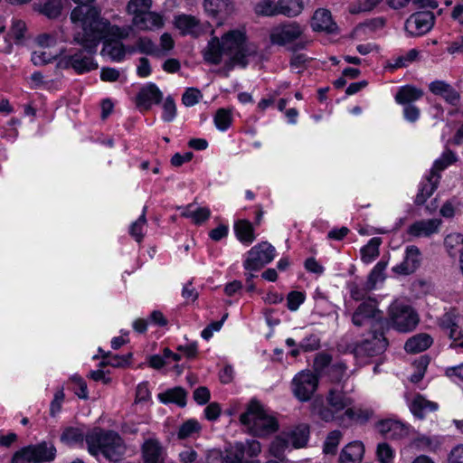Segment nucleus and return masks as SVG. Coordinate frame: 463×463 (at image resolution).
I'll return each mask as SVG.
<instances>
[{
    "mask_svg": "<svg viewBox=\"0 0 463 463\" xmlns=\"http://www.w3.org/2000/svg\"><path fill=\"white\" fill-rule=\"evenodd\" d=\"M71 21L74 29V41L81 44L84 50L73 55L62 56L57 65L61 69L71 67L79 73L98 67L91 54L100 40L125 39L129 34L128 28L110 24L107 19L99 16V11L95 8L75 7L71 13Z\"/></svg>",
    "mask_w": 463,
    "mask_h": 463,
    "instance_id": "obj_1",
    "label": "nucleus"
},
{
    "mask_svg": "<svg viewBox=\"0 0 463 463\" xmlns=\"http://www.w3.org/2000/svg\"><path fill=\"white\" fill-rule=\"evenodd\" d=\"M222 55L229 56L235 64H247L245 35L242 31H230L222 36L221 42L217 37L212 38L203 52L204 61L211 64H219Z\"/></svg>",
    "mask_w": 463,
    "mask_h": 463,
    "instance_id": "obj_2",
    "label": "nucleus"
},
{
    "mask_svg": "<svg viewBox=\"0 0 463 463\" xmlns=\"http://www.w3.org/2000/svg\"><path fill=\"white\" fill-rule=\"evenodd\" d=\"M88 451L94 457L102 455L111 461L120 459L125 452V445L120 436L115 431L94 429L86 436Z\"/></svg>",
    "mask_w": 463,
    "mask_h": 463,
    "instance_id": "obj_3",
    "label": "nucleus"
},
{
    "mask_svg": "<svg viewBox=\"0 0 463 463\" xmlns=\"http://www.w3.org/2000/svg\"><path fill=\"white\" fill-rule=\"evenodd\" d=\"M240 421L250 434L260 438L267 437L279 429L276 418L261 404L254 401L240 416Z\"/></svg>",
    "mask_w": 463,
    "mask_h": 463,
    "instance_id": "obj_4",
    "label": "nucleus"
},
{
    "mask_svg": "<svg viewBox=\"0 0 463 463\" xmlns=\"http://www.w3.org/2000/svg\"><path fill=\"white\" fill-rule=\"evenodd\" d=\"M308 438V426L306 424L298 425L277 435L269 445V453L272 457L283 460L286 452L293 449L305 447Z\"/></svg>",
    "mask_w": 463,
    "mask_h": 463,
    "instance_id": "obj_5",
    "label": "nucleus"
},
{
    "mask_svg": "<svg viewBox=\"0 0 463 463\" xmlns=\"http://www.w3.org/2000/svg\"><path fill=\"white\" fill-rule=\"evenodd\" d=\"M353 399L338 387L331 388L326 396V407L320 408L317 411L319 417L326 420H344L345 410L352 409Z\"/></svg>",
    "mask_w": 463,
    "mask_h": 463,
    "instance_id": "obj_6",
    "label": "nucleus"
},
{
    "mask_svg": "<svg viewBox=\"0 0 463 463\" xmlns=\"http://www.w3.org/2000/svg\"><path fill=\"white\" fill-rule=\"evenodd\" d=\"M388 321L395 330L407 333L416 327L419 323V316L410 305L401 300H395L389 307Z\"/></svg>",
    "mask_w": 463,
    "mask_h": 463,
    "instance_id": "obj_7",
    "label": "nucleus"
},
{
    "mask_svg": "<svg viewBox=\"0 0 463 463\" xmlns=\"http://www.w3.org/2000/svg\"><path fill=\"white\" fill-rule=\"evenodd\" d=\"M456 160L455 155L449 151H445L439 158H438L433 165L430 175L421 183L419 192L415 198L416 204H422L433 194L437 188L439 175V172L442 171Z\"/></svg>",
    "mask_w": 463,
    "mask_h": 463,
    "instance_id": "obj_8",
    "label": "nucleus"
},
{
    "mask_svg": "<svg viewBox=\"0 0 463 463\" xmlns=\"http://www.w3.org/2000/svg\"><path fill=\"white\" fill-rule=\"evenodd\" d=\"M352 322L355 326H369L373 330L381 329L383 318L382 311L377 307V302L372 298L362 302L354 312Z\"/></svg>",
    "mask_w": 463,
    "mask_h": 463,
    "instance_id": "obj_9",
    "label": "nucleus"
},
{
    "mask_svg": "<svg viewBox=\"0 0 463 463\" xmlns=\"http://www.w3.org/2000/svg\"><path fill=\"white\" fill-rule=\"evenodd\" d=\"M55 455L56 449L52 444L42 442L17 451L12 458V463H43L53 460Z\"/></svg>",
    "mask_w": 463,
    "mask_h": 463,
    "instance_id": "obj_10",
    "label": "nucleus"
},
{
    "mask_svg": "<svg viewBox=\"0 0 463 463\" xmlns=\"http://www.w3.org/2000/svg\"><path fill=\"white\" fill-rule=\"evenodd\" d=\"M275 248L267 241L252 247L248 252L243 267L246 270L257 271L275 258Z\"/></svg>",
    "mask_w": 463,
    "mask_h": 463,
    "instance_id": "obj_11",
    "label": "nucleus"
},
{
    "mask_svg": "<svg viewBox=\"0 0 463 463\" xmlns=\"http://www.w3.org/2000/svg\"><path fill=\"white\" fill-rule=\"evenodd\" d=\"M261 452V444L255 439H247L231 446L226 451L225 463H242L258 457Z\"/></svg>",
    "mask_w": 463,
    "mask_h": 463,
    "instance_id": "obj_12",
    "label": "nucleus"
},
{
    "mask_svg": "<svg viewBox=\"0 0 463 463\" xmlns=\"http://www.w3.org/2000/svg\"><path fill=\"white\" fill-rule=\"evenodd\" d=\"M303 33L304 28L299 24L291 22L273 27L269 33V39L272 44L286 46L301 39Z\"/></svg>",
    "mask_w": 463,
    "mask_h": 463,
    "instance_id": "obj_13",
    "label": "nucleus"
},
{
    "mask_svg": "<svg viewBox=\"0 0 463 463\" xmlns=\"http://www.w3.org/2000/svg\"><path fill=\"white\" fill-rule=\"evenodd\" d=\"M318 378L310 371H302L292 380L293 393L301 402L308 401L316 392Z\"/></svg>",
    "mask_w": 463,
    "mask_h": 463,
    "instance_id": "obj_14",
    "label": "nucleus"
},
{
    "mask_svg": "<svg viewBox=\"0 0 463 463\" xmlns=\"http://www.w3.org/2000/svg\"><path fill=\"white\" fill-rule=\"evenodd\" d=\"M461 317L452 309L446 312L439 319L440 327L449 334L452 340L451 346L463 350V333L460 328Z\"/></svg>",
    "mask_w": 463,
    "mask_h": 463,
    "instance_id": "obj_15",
    "label": "nucleus"
},
{
    "mask_svg": "<svg viewBox=\"0 0 463 463\" xmlns=\"http://www.w3.org/2000/svg\"><path fill=\"white\" fill-rule=\"evenodd\" d=\"M434 24L431 12L423 11L411 14L405 22V31L411 36H420L428 33Z\"/></svg>",
    "mask_w": 463,
    "mask_h": 463,
    "instance_id": "obj_16",
    "label": "nucleus"
},
{
    "mask_svg": "<svg viewBox=\"0 0 463 463\" xmlns=\"http://www.w3.org/2000/svg\"><path fill=\"white\" fill-rule=\"evenodd\" d=\"M175 27L182 35L198 37L209 27L207 24H202L195 16L189 14H178L174 18Z\"/></svg>",
    "mask_w": 463,
    "mask_h": 463,
    "instance_id": "obj_17",
    "label": "nucleus"
},
{
    "mask_svg": "<svg viewBox=\"0 0 463 463\" xmlns=\"http://www.w3.org/2000/svg\"><path fill=\"white\" fill-rule=\"evenodd\" d=\"M442 221L439 218L421 219L412 222L407 233L412 238H427L439 232Z\"/></svg>",
    "mask_w": 463,
    "mask_h": 463,
    "instance_id": "obj_18",
    "label": "nucleus"
},
{
    "mask_svg": "<svg viewBox=\"0 0 463 463\" xmlns=\"http://www.w3.org/2000/svg\"><path fill=\"white\" fill-rule=\"evenodd\" d=\"M387 340L383 332L374 330L371 339L367 338L356 345L355 353L357 354H365L373 356L383 353L387 347Z\"/></svg>",
    "mask_w": 463,
    "mask_h": 463,
    "instance_id": "obj_19",
    "label": "nucleus"
},
{
    "mask_svg": "<svg viewBox=\"0 0 463 463\" xmlns=\"http://www.w3.org/2000/svg\"><path fill=\"white\" fill-rule=\"evenodd\" d=\"M421 254L418 247L411 245L405 250V256L400 264L392 268V271L401 275L413 273L420 265Z\"/></svg>",
    "mask_w": 463,
    "mask_h": 463,
    "instance_id": "obj_20",
    "label": "nucleus"
},
{
    "mask_svg": "<svg viewBox=\"0 0 463 463\" xmlns=\"http://www.w3.org/2000/svg\"><path fill=\"white\" fill-rule=\"evenodd\" d=\"M375 427L377 431L386 439H399L408 435V427L396 420H379Z\"/></svg>",
    "mask_w": 463,
    "mask_h": 463,
    "instance_id": "obj_21",
    "label": "nucleus"
},
{
    "mask_svg": "<svg viewBox=\"0 0 463 463\" xmlns=\"http://www.w3.org/2000/svg\"><path fill=\"white\" fill-rule=\"evenodd\" d=\"M163 99V93L154 83L146 84L137 96V106L140 109L148 110L153 104H158Z\"/></svg>",
    "mask_w": 463,
    "mask_h": 463,
    "instance_id": "obj_22",
    "label": "nucleus"
},
{
    "mask_svg": "<svg viewBox=\"0 0 463 463\" xmlns=\"http://www.w3.org/2000/svg\"><path fill=\"white\" fill-rule=\"evenodd\" d=\"M132 25L143 32H154L160 30L165 25L164 15L150 9L142 14L138 19H135Z\"/></svg>",
    "mask_w": 463,
    "mask_h": 463,
    "instance_id": "obj_23",
    "label": "nucleus"
},
{
    "mask_svg": "<svg viewBox=\"0 0 463 463\" xmlns=\"http://www.w3.org/2000/svg\"><path fill=\"white\" fill-rule=\"evenodd\" d=\"M203 5L207 15L214 18L228 16L234 11L232 0H203Z\"/></svg>",
    "mask_w": 463,
    "mask_h": 463,
    "instance_id": "obj_24",
    "label": "nucleus"
},
{
    "mask_svg": "<svg viewBox=\"0 0 463 463\" xmlns=\"http://www.w3.org/2000/svg\"><path fill=\"white\" fill-rule=\"evenodd\" d=\"M143 463H164V449L156 439H146L142 446Z\"/></svg>",
    "mask_w": 463,
    "mask_h": 463,
    "instance_id": "obj_25",
    "label": "nucleus"
},
{
    "mask_svg": "<svg viewBox=\"0 0 463 463\" xmlns=\"http://www.w3.org/2000/svg\"><path fill=\"white\" fill-rule=\"evenodd\" d=\"M364 455L362 441H352L344 447L339 456V463H361Z\"/></svg>",
    "mask_w": 463,
    "mask_h": 463,
    "instance_id": "obj_26",
    "label": "nucleus"
},
{
    "mask_svg": "<svg viewBox=\"0 0 463 463\" xmlns=\"http://www.w3.org/2000/svg\"><path fill=\"white\" fill-rule=\"evenodd\" d=\"M311 26L314 31L332 33L335 31L336 24L333 21L330 11L327 9H317L313 17Z\"/></svg>",
    "mask_w": 463,
    "mask_h": 463,
    "instance_id": "obj_27",
    "label": "nucleus"
},
{
    "mask_svg": "<svg viewBox=\"0 0 463 463\" xmlns=\"http://www.w3.org/2000/svg\"><path fill=\"white\" fill-rule=\"evenodd\" d=\"M438 409L437 402L427 400L420 394L415 395L410 403L411 413L420 419H423L429 412L436 411Z\"/></svg>",
    "mask_w": 463,
    "mask_h": 463,
    "instance_id": "obj_28",
    "label": "nucleus"
},
{
    "mask_svg": "<svg viewBox=\"0 0 463 463\" xmlns=\"http://www.w3.org/2000/svg\"><path fill=\"white\" fill-rule=\"evenodd\" d=\"M430 90L435 95L441 96L448 103L457 105L459 101V93L449 84L442 80H436L430 84Z\"/></svg>",
    "mask_w": 463,
    "mask_h": 463,
    "instance_id": "obj_29",
    "label": "nucleus"
},
{
    "mask_svg": "<svg viewBox=\"0 0 463 463\" xmlns=\"http://www.w3.org/2000/svg\"><path fill=\"white\" fill-rule=\"evenodd\" d=\"M181 215L189 218L196 225L205 222L211 216V210L208 207H200L194 203H190L181 208Z\"/></svg>",
    "mask_w": 463,
    "mask_h": 463,
    "instance_id": "obj_30",
    "label": "nucleus"
},
{
    "mask_svg": "<svg viewBox=\"0 0 463 463\" xmlns=\"http://www.w3.org/2000/svg\"><path fill=\"white\" fill-rule=\"evenodd\" d=\"M443 441L441 436L419 435L412 440V445L420 450L437 452L441 449Z\"/></svg>",
    "mask_w": 463,
    "mask_h": 463,
    "instance_id": "obj_31",
    "label": "nucleus"
},
{
    "mask_svg": "<svg viewBox=\"0 0 463 463\" xmlns=\"http://www.w3.org/2000/svg\"><path fill=\"white\" fill-rule=\"evenodd\" d=\"M234 232L237 239L246 246L255 240L254 228L247 220H240L234 223Z\"/></svg>",
    "mask_w": 463,
    "mask_h": 463,
    "instance_id": "obj_32",
    "label": "nucleus"
},
{
    "mask_svg": "<svg viewBox=\"0 0 463 463\" xmlns=\"http://www.w3.org/2000/svg\"><path fill=\"white\" fill-rule=\"evenodd\" d=\"M432 344V338L428 334H418L407 340L404 349L408 353L425 351Z\"/></svg>",
    "mask_w": 463,
    "mask_h": 463,
    "instance_id": "obj_33",
    "label": "nucleus"
},
{
    "mask_svg": "<svg viewBox=\"0 0 463 463\" xmlns=\"http://www.w3.org/2000/svg\"><path fill=\"white\" fill-rule=\"evenodd\" d=\"M422 94L423 92L420 89L407 85L400 88L395 95V100L399 104L407 106L421 98Z\"/></svg>",
    "mask_w": 463,
    "mask_h": 463,
    "instance_id": "obj_34",
    "label": "nucleus"
},
{
    "mask_svg": "<svg viewBox=\"0 0 463 463\" xmlns=\"http://www.w3.org/2000/svg\"><path fill=\"white\" fill-rule=\"evenodd\" d=\"M444 245L449 256H458L459 259L463 252V235L458 232L448 234L444 240Z\"/></svg>",
    "mask_w": 463,
    "mask_h": 463,
    "instance_id": "obj_35",
    "label": "nucleus"
},
{
    "mask_svg": "<svg viewBox=\"0 0 463 463\" xmlns=\"http://www.w3.org/2000/svg\"><path fill=\"white\" fill-rule=\"evenodd\" d=\"M152 0H129L127 5V13L132 17L131 24L152 7Z\"/></svg>",
    "mask_w": 463,
    "mask_h": 463,
    "instance_id": "obj_36",
    "label": "nucleus"
},
{
    "mask_svg": "<svg viewBox=\"0 0 463 463\" xmlns=\"http://www.w3.org/2000/svg\"><path fill=\"white\" fill-rule=\"evenodd\" d=\"M304 10L303 0H279V14L295 17Z\"/></svg>",
    "mask_w": 463,
    "mask_h": 463,
    "instance_id": "obj_37",
    "label": "nucleus"
},
{
    "mask_svg": "<svg viewBox=\"0 0 463 463\" xmlns=\"http://www.w3.org/2000/svg\"><path fill=\"white\" fill-rule=\"evenodd\" d=\"M87 434L80 428L68 427L63 430L61 440L66 445L75 446L82 444L84 439H86Z\"/></svg>",
    "mask_w": 463,
    "mask_h": 463,
    "instance_id": "obj_38",
    "label": "nucleus"
},
{
    "mask_svg": "<svg viewBox=\"0 0 463 463\" xmlns=\"http://www.w3.org/2000/svg\"><path fill=\"white\" fill-rule=\"evenodd\" d=\"M382 240L378 237L372 238L368 243L361 249V260L369 264L379 256V247Z\"/></svg>",
    "mask_w": 463,
    "mask_h": 463,
    "instance_id": "obj_39",
    "label": "nucleus"
},
{
    "mask_svg": "<svg viewBox=\"0 0 463 463\" xmlns=\"http://www.w3.org/2000/svg\"><path fill=\"white\" fill-rule=\"evenodd\" d=\"M185 398L186 393L184 390L180 387L173 388L158 394V399L163 403L174 402L179 406L185 405Z\"/></svg>",
    "mask_w": 463,
    "mask_h": 463,
    "instance_id": "obj_40",
    "label": "nucleus"
},
{
    "mask_svg": "<svg viewBox=\"0 0 463 463\" xmlns=\"http://www.w3.org/2000/svg\"><path fill=\"white\" fill-rule=\"evenodd\" d=\"M140 52L155 55L159 53V50L155 43L148 37H139L135 46L129 47L128 53Z\"/></svg>",
    "mask_w": 463,
    "mask_h": 463,
    "instance_id": "obj_41",
    "label": "nucleus"
},
{
    "mask_svg": "<svg viewBox=\"0 0 463 463\" xmlns=\"http://www.w3.org/2000/svg\"><path fill=\"white\" fill-rule=\"evenodd\" d=\"M201 429V425L197 420H188L179 427L177 437L180 439L194 438L199 435Z\"/></svg>",
    "mask_w": 463,
    "mask_h": 463,
    "instance_id": "obj_42",
    "label": "nucleus"
},
{
    "mask_svg": "<svg viewBox=\"0 0 463 463\" xmlns=\"http://www.w3.org/2000/svg\"><path fill=\"white\" fill-rule=\"evenodd\" d=\"M328 377L331 382L340 383L349 377L347 366L342 361L335 362L328 368Z\"/></svg>",
    "mask_w": 463,
    "mask_h": 463,
    "instance_id": "obj_43",
    "label": "nucleus"
},
{
    "mask_svg": "<svg viewBox=\"0 0 463 463\" xmlns=\"http://www.w3.org/2000/svg\"><path fill=\"white\" fill-rule=\"evenodd\" d=\"M62 54V51L52 52L46 50L34 51L32 53L31 61L36 66H43L52 62L58 56Z\"/></svg>",
    "mask_w": 463,
    "mask_h": 463,
    "instance_id": "obj_44",
    "label": "nucleus"
},
{
    "mask_svg": "<svg viewBox=\"0 0 463 463\" xmlns=\"http://www.w3.org/2000/svg\"><path fill=\"white\" fill-rule=\"evenodd\" d=\"M129 47H125L121 43H105L103 51L115 61H121L125 54L128 52Z\"/></svg>",
    "mask_w": 463,
    "mask_h": 463,
    "instance_id": "obj_45",
    "label": "nucleus"
},
{
    "mask_svg": "<svg viewBox=\"0 0 463 463\" xmlns=\"http://www.w3.org/2000/svg\"><path fill=\"white\" fill-rule=\"evenodd\" d=\"M255 12L261 15H276L279 12V0H260L255 5Z\"/></svg>",
    "mask_w": 463,
    "mask_h": 463,
    "instance_id": "obj_46",
    "label": "nucleus"
},
{
    "mask_svg": "<svg viewBox=\"0 0 463 463\" xmlns=\"http://www.w3.org/2000/svg\"><path fill=\"white\" fill-rule=\"evenodd\" d=\"M373 411L369 409L353 408L345 410L344 416L351 420L360 423L366 422L373 417Z\"/></svg>",
    "mask_w": 463,
    "mask_h": 463,
    "instance_id": "obj_47",
    "label": "nucleus"
},
{
    "mask_svg": "<svg viewBox=\"0 0 463 463\" xmlns=\"http://www.w3.org/2000/svg\"><path fill=\"white\" fill-rule=\"evenodd\" d=\"M146 228V219L145 207L140 217L130 225L129 233L137 242H139L144 237Z\"/></svg>",
    "mask_w": 463,
    "mask_h": 463,
    "instance_id": "obj_48",
    "label": "nucleus"
},
{
    "mask_svg": "<svg viewBox=\"0 0 463 463\" xmlns=\"http://www.w3.org/2000/svg\"><path fill=\"white\" fill-rule=\"evenodd\" d=\"M386 267H387V262H385L383 260L379 261L374 266V268L373 269V270L371 271V273L369 275L368 281H367L369 288H373L378 282H381L384 279L383 271L386 269Z\"/></svg>",
    "mask_w": 463,
    "mask_h": 463,
    "instance_id": "obj_49",
    "label": "nucleus"
},
{
    "mask_svg": "<svg viewBox=\"0 0 463 463\" xmlns=\"http://www.w3.org/2000/svg\"><path fill=\"white\" fill-rule=\"evenodd\" d=\"M378 3L379 0H357L349 5L348 10L353 14L366 13L373 10Z\"/></svg>",
    "mask_w": 463,
    "mask_h": 463,
    "instance_id": "obj_50",
    "label": "nucleus"
},
{
    "mask_svg": "<svg viewBox=\"0 0 463 463\" xmlns=\"http://www.w3.org/2000/svg\"><path fill=\"white\" fill-rule=\"evenodd\" d=\"M232 114L229 110L220 109L214 116V124L216 128L221 130H226L232 124Z\"/></svg>",
    "mask_w": 463,
    "mask_h": 463,
    "instance_id": "obj_51",
    "label": "nucleus"
},
{
    "mask_svg": "<svg viewBox=\"0 0 463 463\" xmlns=\"http://www.w3.org/2000/svg\"><path fill=\"white\" fill-rule=\"evenodd\" d=\"M342 434L338 430L330 432L324 443L323 451L325 454H335L340 442Z\"/></svg>",
    "mask_w": 463,
    "mask_h": 463,
    "instance_id": "obj_52",
    "label": "nucleus"
},
{
    "mask_svg": "<svg viewBox=\"0 0 463 463\" xmlns=\"http://www.w3.org/2000/svg\"><path fill=\"white\" fill-rule=\"evenodd\" d=\"M376 455L380 463H392L394 458V450L390 445L383 442L378 444Z\"/></svg>",
    "mask_w": 463,
    "mask_h": 463,
    "instance_id": "obj_53",
    "label": "nucleus"
},
{
    "mask_svg": "<svg viewBox=\"0 0 463 463\" xmlns=\"http://www.w3.org/2000/svg\"><path fill=\"white\" fill-rule=\"evenodd\" d=\"M305 300V295L299 291H292L288 295L287 306L290 311H297Z\"/></svg>",
    "mask_w": 463,
    "mask_h": 463,
    "instance_id": "obj_54",
    "label": "nucleus"
},
{
    "mask_svg": "<svg viewBox=\"0 0 463 463\" xmlns=\"http://www.w3.org/2000/svg\"><path fill=\"white\" fill-rule=\"evenodd\" d=\"M61 3L57 0H51L43 5L42 13L49 18H55L61 14Z\"/></svg>",
    "mask_w": 463,
    "mask_h": 463,
    "instance_id": "obj_55",
    "label": "nucleus"
},
{
    "mask_svg": "<svg viewBox=\"0 0 463 463\" xmlns=\"http://www.w3.org/2000/svg\"><path fill=\"white\" fill-rule=\"evenodd\" d=\"M319 346L320 339L316 335H309L299 344V347L303 352H312L317 350Z\"/></svg>",
    "mask_w": 463,
    "mask_h": 463,
    "instance_id": "obj_56",
    "label": "nucleus"
},
{
    "mask_svg": "<svg viewBox=\"0 0 463 463\" xmlns=\"http://www.w3.org/2000/svg\"><path fill=\"white\" fill-rule=\"evenodd\" d=\"M121 78L126 80V77L117 69L106 67L102 68L100 71V79L103 81L114 82L119 80Z\"/></svg>",
    "mask_w": 463,
    "mask_h": 463,
    "instance_id": "obj_57",
    "label": "nucleus"
},
{
    "mask_svg": "<svg viewBox=\"0 0 463 463\" xmlns=\"http://www.w3.org/2000/svg\"><path fill=\"white\" fill-rule=\"evenodd\" d=\"M202 98L200 90L197 89H188L183 95L182 101L187 107H192L197 104Z\"/></svg>",
    "mask_w": 463,
    "mask_h": 463,
    "instance_id": "obj_58",
    "label": "nucleus"
},
{
    "mask_svg": "<svg viewBox=\"0 0 463 463\" xmlns=\"http://www.w3.org/2000/svg\"><path fill=\"white\" fill-rule=\"evenodd\" d=\"M176 115V108L174 99L170 97L166 98L163 105L162 118L165 121H172Z\"/></svg>",
    "mask_w": 463,
    "mask_h": 463,
    "instance_id": "obj_59",
    "label": "nucleus"
},
{
    "mask_svg": "<svg viewBox=\"0 0 463 463\" xmlns=\"http://www.w3.org/2000/svg\"><path fill=\"white\" fill-rule=\"evenodd\" d=\"M71 381L73 382L76 385L75 393L76 395L80 399H88V390H87V384L84 382V380L77 375L74 374L71 377Z\"/></svg>",
    "mask_w": 463,
    "mask_h": 463,
    "instance_id": "obj_60",
    "label": "nucleus"
},
{
    "mask_svg": "<svg viewBox=\"0 0 463 463\" xmlns=\"http://www.w3.org/2000/svg\"><path fill=\"white\" fill-rule=\"evenodd\" d=\"M132 354L129 353L126 355H109L107 356L106 364L113 367H123L129 364Z\"/></svg>",
    "mask_w": 463,
    "mask_h": 463,
    "instance_id": "obj_61",
    "label": "nucleus"
},
{
    "mask_svg": "<svg viewBox=\"0 0 463 463\" xmlns=\"http://www.w3.org/2000/svg\"><path fill=\"white\" fill-rule=\"evenodd\" d=\"M37 44L43 48H51L57 44V38L53 34L43 33L36 38Z\"/></svg>",
    "mask_w": 463,
    "mask_h": 463,
    "instance_id": "obj_62",
    "label": "nucleus"
},
{
    "mask_svg": "<svg viewBox=\"0 0 463 463\" xmlns=\"http://www.w3.org/2000/svg\"><path fill=\"white\" fill-rule=\"evenodd\" d=\"M332 357L325 353H320L317 354L315 361H314V366L317 371H323L327 366L330 367L331 365Z\"/></svg>",
    "mask_w": 463,
    "mask_h": 463,
    "instance_id": "obj_63",
    "label": "nucleus"
},
{
    "mask_svg": "<svg viewBox=\"0 0 463 463\" xmlns=\"http://www.w3.org/2000/svg\"><path fill=\"white\" fill-rule=\"evenodd\" d=\"M448 462L463 463V445H458L451 450Z\"/></svg>",
    "mask_w": 463,
    "mask_h": 463,
    "instance_id": "obj_64",
    "label": "nucleus"
}]
</instances>
